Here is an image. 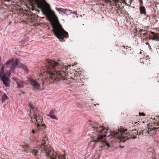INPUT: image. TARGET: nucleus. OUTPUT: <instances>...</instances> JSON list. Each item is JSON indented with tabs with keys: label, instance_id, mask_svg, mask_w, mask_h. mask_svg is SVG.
I'll return each instance as SVG.
<instances>
[{
	"label": "nucleus",
	"instance_id": "nucleus-1",
	"mask_svg": "<svg viewBox=\"0 0 159 159\" xmlns=\"http://www.w3.org/2000/svg\"><path fill=\"white\" fill-rule=\"evenodd\" d=\"M60 61L58 62L50 60L48 64L46 70L48 72V77L51 78L54 81H59L61 80H67L68 78L67 70L70 67H73L74 65H69L67 66L61 64ZM71 69V68H70Z\"/></svg>",
	"mask_w": 159,
	"mask_h": 159
},
{
	"label": "nucleus",
	"instance_id": "nucleus-2",
	"mask_svg": "<svg viewBox=\"0 0 159 159\" xmlns=\"http://www.w3.org/2000/svg\"><path fill=\"white\" fill-rule=\"evenodd\" d=\"M16 66L23 69L26 71H28L26 66L20 63L18 59H16L14 61L13 58L7 61L5 65L1 68L0 71V79L6 87H8L10 85V79L6 75L9 76L12 73H14Z\"/></svg>",
	"mask_w": 159,
	"mask_h": 159
},
{
	"label": "nucleus",
	"instance_id": "nucleus-3",
	"mask_svg": "<svg viewBox=\"0 0 159 159\" xmlns=\"http://www.w3.org/2000/svg\"><path fill=\"white\" fill-rule=\"evenodd\" d=\"M39 150L41 151L42 153H44L47 159H66L65 154L58 156L54 150H51L50 145L46 144V141L44 139H42L41 144L37 148L30 149L29 152L37 156Z\"/></svg>",
	"mask_w": 159,
	"mask_h": 159
},
{
	"label": "nucleus",
	"instance_id": "nucleus-4",
	"mask_svg": "<svg viewBox=\"0 0 159 159\" xmlns=\"http://www.w3.org/2000/svg\"><path fill=\"white\" fill-rule=\"evenodd\" d=\"M90 130L91 134H93L92 138L93 140L91 142H103L104 146H107L106 148L108 149L110 146V144L105 141V137L106 136L107 129L102 126L96 125L90 128Z\"/></svg>",
	"mask_w": 159,
	"mask_h": 159
},
{
	"label": "nucleus",
	"instance_id": "nucleus-5",
	"mask_svg": "<svg viewBox=\"0 0 159 159\" xmlns=\"http://www.w3.org/2000/svg\"><path fill=\"white\" fill-rule=\"evenodd\" d=\"M30 107L31 109L30 116L31 117L30 121L32 123H34L36 124H37L36 130L35 131L33 129L32 133L38 134L39 131H42V130L45 129L46 126L45 124H43L42 117L39 115L37 110L34 109L31 105Z\"/></svg>",
	"mask_w": 159,
	"mask_h": 159
},
{
	"label": "nucleus",
	"instance_id": "nucleus-6",
	"mask_svg": "<svg viewBox=\"0 0 159 159\" xmlns=\"http://www.w3.org/2000/svg\"><path fill=\"white\" fill-rule=\"evenodd\" d=\"M112 134L114 137L119 139L121 142H124L127 140L136 138V136L138 134L136 129L130 130L128 133L126 129L124 130L121 128L117 132H114Z\"/></svg>",
	"mask_w": 159,
	"mask_h": 159
},
{
	"label": "nucleus",
	"instance_id": "nucleus-7",
	"mask_svg": "<svg viewBox=\"0 0 159 159\" xmlns=\"http://www.w3.org/2000/svg\"><path fill=\"white\" fill-rule=\"evenodd\" d=\"M51 24L55 35L60 40L63 41L64 38L68 37V33L62 28L58 21L54 22Z\"/></svg>",
	"mask_w": 159,
	"mask_h": 159
},
{
	"label": "nucleus",
	"instance_id": "nucleus-8",
	"mask_svg": "<svg viewBox=\"0 0 159 159\" xmlns=\"http://www.w3.org/2000/svg\"><path fill=\"white\" fill-rule=\"evenodd\" d=\"M38 8L41 9L43 13L47 16L48 14L49 11L50 10L49 5L44 0V3L41 0H34Z\"/></svg>",
	"mask_w": 159,
	"mask_h": 159
},
{
	"label": "nucleus",
	"instance_id": "nucleus-9",
	"mask_svg": "<svg viewBox=\"0 0 159 159\" xmlns=\"http://www.w3.org/2000/svg\"><path fill=\"white\" fill-rule=\"evenodd\" d=\"M23 18L24 19L23 20L26 22V23L34 22L37 20L34 14L29 11H26V13L23 14L22 19Z\"/></svg>",
	"mask_w": 159,
	"mask_h": 159
},
{
	"label": "nucleus",
	"instance_id": "nucleus-10",
	"mask_svg": "<svg viewBox=\"0 0 159 159\" xmlns=\"http://www.w3.org/2000/svg\"><path fill=\"white\" fill-rule=\"evenodd\" d=\"M156 127H154L152 128H148V131L143 130L142 133L143 134V133H144V132H146L148 134H149L151 136L153 135L156 132V130L159 129V123L155 124L154 126H156Z\"/></svg>",
	"mask_w": 159,
	"mask_h": 159
},
{
	"label": "nucleus",
	"instance_id": "nucleus-11",
	"mask_svg": "<svg viewBox=\"0 0 159 159\" xmlns=\"http://www.w3.org/2000/svg\"><path fill=\"white\" fill-rule=\"evenodd\" d=\"M28 80L30 83V84L32 85L34 88V89L36 90H40V85L37 82L32 79V78H29Z\"/></svg>",
	"mask_w": 159,
	"mask_h": 159
},
{
	"label": "nucleus",
	"instance_id": "nucleus-12",
	"mask_svg": "<svg viewBox=\"0 0 159 159\" xmlns=\"http://www.w3.org/2000/svg\"><path fill=\"white\" fill-rule=\"evenodd\" d=\"M50 61H48V64L46 66V67H44V68H43V70L44 71H42V72H41V73L40 74V76H41L42 75L43 76V78H44V79L46 80V79H51L52 80V78H50L49 77H48V72H47V71L46 70V68L48 66V64L50 63Z\"/></svg>",
	"mask_w": 159,
	"mask_h": 159
},
{
	"label": "nucleus",
	"instance_id": "nucleus-13",
	"mask_svg": "<svg viewBox=\"0 0 159 159\" xmlns=\"http://www.w3.org/2000/svg\"><path fill=\"white\" fill-rule=\"evenodd\" d=\"M121 49L123 52H124L123 53V54H126L127 52L130 53H133V51L132 50L131 47L123 46L121 47Z\"/></svg>",
	"mask_w": 159,
	"mask_h": 159
},
{
	"label": "nucleus",
	"instance_id": "nucleus-14",
	"mask_svg": "<svg viewBox=\"0 0 159 159\" xmlns=\"http://www.w3.org/2000/svg\"><path fill=\"white\" fill-rule=\"evenodd\" d=\"M116 6L117 9L116 10V13H120L122 14L123 13V11H122V9H123V7L122 6L121 8L120 7V3L118 2L116 4Z\"/></svg>",
	"mask_w": 159,
	"mask_h": 159
},
{
	"label": "nucleus",
	"instance_id": "nucleus-15",
	"mask_svg": "<svg viewBox=\"0 0 159 159\" xmlns=\"http://www.w3.org/2000/svg\"><path fill=\"white\" fill-rule=\"evenodd\" d=\"M81 74V72L77 71L74 70V77L70 76V78L72 79L76 80L78 77H79Z\"/></svg>",
	"mask_w": 159,
	"mask_h": 159
},
{
	"label": "nucleus",
	"instance_id": "nucleus-16",
	"mask_svg": "<svg viewBox=\"0 0 159 159\" xmlns=\"http://www.w3.org/2000/svg\"><path fill=\"white\" fill-rule=\"evenodd\" d=\"M149 56H147L146 57H143L140 59L139 61L143 64H144L145 63H148V60L149 59Z\"/></svg>",
	"mask_w": 159,
	"mask_h": 159
},
{
	"label": "nucleus",
	"instance_id": "nucleus-17",
	"mask_svg": "<svg viewBox=\"0 0 159 159\" xmlns=\"http://www.w3.org/2000/svg\"><path fill=\"white\" fill-rule=\"evenodd\" d=\"M140 13L141 14L146 15V11L145 7L143 6H140L139 7Z\"/></svg>",
	"mask_w": 159,
	"mask_h": 159
},
{
	"label": "nucleus",
	"instance_id": "nucleus-18",
	"mask_svg": "<svg viewBox=\"0 0 159 159\" xmlns=\"http://www.w3.org/2000/svg\"><path fill=\"white\" fill-rule=\"evenodd\" d=\"M17 85V87L18 88H22L24 86V83L23 82L18 81L16 82Z\"/></svg>",
	"mask_w": 159,
	"mask_h": 159
},
{
	"label": "nucleus",
	"instance_id": "nucleus-19",
	"mask_svg": "<svg viewBox=\"0 0 159 159\" xmlns=\"http://www.w3.org/2000/svg\"><path fill=\"white\" fill-rule=\"evenodd\" d=\"M23 148L24 151L26 152H29L30 151V149L29 146L28 144H27L25 146H23Z\"/></svg>",
	"mask_w": 159,
	"mask_h": 159
},
{
	"label": "nucleus",
	"instance_id": "nucleus-20",
	"mask_svg": "<svg viewBox=\"0 0 159 159\" xmlns=\"http://www.w3.org/2000/svg\"><path fill=\"white\" fill-rule=\"evenodd\" d=\"M145 67L147 69H149L151 68V64L150 60H148V63H144Z\"/></svg>",
	"mask_w": 159,
	"mask_h": 159
},
{
	"label": "nucleus",
	"instance_id": "nucleus-21",
	"mask_svg": "<svg viewBox=\"0 0 159 159\" xmlns=\"http://www.w3.org/2000/svg\"><path fill=\"white\" fill-rule=\"evenodd\" d=\"M8 98V97L5 93H4L2 97V101H5L7 100Z\"/></svg>",
	"mask_w": 159,
	"mask_h": 159
},
{
	"label": "nucleus",
	"instance_id": "nucleus-22",
	"mask_svg": "<svg viewBox=\"0 0 159 159\" xmlns=\"http://www.w3.org/2000/svg\"><path fill=\"white\" fill-rule=\"evenodd\" d=\"M66 12H70V14H71L72 11L70 10H69L67 9H64V14H66Z\"/></svg>",
	"mask_w": 159,
	"mask_h": 159
},
{
	"label": "nucleus",
	"instance_id": "nucleus-23",
	"mask_svg": "<svg viewBox=\"0 0 159 159\" xmlns=\"http://www.w3.org/2000/svg\"><path fill=\"white\" fill-rule=\"evenodd\" d=\"M47 116H50V117L52 118L55 119L56 120H58L57 117L55 115H47Z\"/></svg>",
	"mask_w": 159,
	"mask_h": 159
},
{
	"label": "nucleus",
	"instance_id": "nucleus-24",
	"mask_svg": "<svg viewBox=\"0 0 159 159\" xmlns=\"http://www.w3.org/2000/svg\"><path fill=\"white\" fill-rule=\"evenodd\" d=\"M57 11H59V12H62L64 13V9L61 8H57Z\"/></svg>",
	"mask_w": 159,
	"mask_h": 159
},
{
	"label": "nucleus",
	"instance_id": "nucleus-25",
	"mask_svg": "<svg viewBox=\"0 0 159 159\" xmlns=\"http://www.w3.org/2000/svg\"><path fill=\"white\" fill-rule=\"evenodd\" d=\"M145 31V30H143L142 29H139V28L136 29V31L139 33H141L143 31Z\"/></svg>",
	"mask_w": 159,
	"mask_h": 159
},
{
	"label": "nucleus",
	"instance_id": "nucleus-26",
	"mask_svg": "<svg viewBox=\"0 0 159 159\" xmlns=\"http://www.w3.org/2000/svg\"><path fill=\"white\" fill-rule=\"evenodd\" d=\"M55 111V110H52L49 112V114H48V115H52L54 113Z\"/></svg>",
	"mask_w": 159,
	"mask_h": 159
},
{
	"label": "nucleus",
	"instance_id": "nucleus-27",
	"mask_svg": "<svg viewBox=\"0 0 159 159\" xmlns=\"http://www.w3.org/2000/svg\"><path fill=\"white\" fill-rule=\"evenodd\" d=\"M139 121L138 122H132V124H134L135 125H136L139 124Z\"/></svg>",
	"mask_w": 159,
	"mask_h": 159
},
{
	"label": "nucleus",
	"instance_id": "nucleus-28",
	"mask_svg": "<svg viewBox=\"0 0 159 159\" xmlns=\"http://www.w3.org/2000/svg\"><path fill=\"white\" fill-rule=\"evenodd\" d=\"M139 1L140 3V6H143V1L142 0H139Z\"/></svg>",
	"mask_w": 159,
	"mask_h": 159
},
{
	"label": "nucleus",
	"instance_id": "nucleus-29",
	"mask_svg": "<svg viewBox=\"0 0 159 159\" xmlns=\"http://www.w3.org/2000/svg\"><path fill=\"white\" fill-rule=\"evenodd\" d=\"M143 36H146V35H148V36H149V34H148V33L146 32H146H145V33H144L143 34Z\"/></svg>",
	"mask_w": 159,
	"mask_h": 159
},
{
	"label": "nucleus",
	"instance_id": "nucleus-30",
	"mask_svg": "<svg viewBox=\"0 0 159 159\" xmlns=\"http://www.w3.org/2000/svg\"><path fill=\"white\" fill-rule=\"evenodd\" d=\"M139 116H145V114L143 113H140V112H139Z\"/></svg>",
	"mask_w": 159,
	"mask_h": 159
},
{
	"label": "nucleus",
	"instance_id": "nucleus-31",
	"mask_svg": "<svg viewBox=\"0 0 159 159\" xmlns=\"http://www.w3.org/2000/svg\"><path fill=\"white\" fill-rule=\"evenodd\" d=\"M151 33H152V34L154 36H155L156 34L155 33H154L153 32H151Z\"/></svg>",
	"mask_w": 159,
	"mask_h": 159
},
{
	"label": "nucleus",
	"instance_id": "nucleus-32",
	"mask_svg": "<svg viewBox=\"0 0 159 159\" xmlns=\"http://www.w3.org/2000/svg\"><path fill=\"white\" fill-rule=\"evenodd\" d=\"M105 1L106 2H111L110 0H105Z\"/></svg>",
	"mask_w": 159,
	"mask_h": 159
},
{
	"label": "nucleus",
	"instance_id": "nucleus-33",
	"mask_svg": "<svg viewBox=\"0 0 159 159\" xmlns=\"http://www.w3.org/2000/svg\"><path fill=\"white\" fill-rule=\"evenodd\" d=\"M76 12H75V11H74V12H73V13H74V14H76Z\"/></svg>",
	"mask_w": 159,
	"mask_h": 159
},
{
	"label": "nucleus",
	"instance_id": "nucleus-34",
	"mask_svg": "<svg viewBox=\"0 0 159 159\" xmlns=\"http://www.w3.org/2000/svg\"><path fill=\"white\" fill-rule=\"evenodd\" d=\"M157 118L158 119V120H159V116H158L157 117Z\"/></svg>",
	"mask_w": 159,
	"mask_h": 159
},
{
	"label": "nucleus",
	"instance_id": "nucleus-35",
	"mask_svg": "<svg viewBox=\"0 0 159 159\" xmlns=\"http://www.w3.org/2000/svg\"><path fill=\"white\" fill-rule=\"evenodd\" d=\"M96 105H98V104H97L96 105L94 104V105H95V106H96Z\"/></svg>",
	"mask_w": 159,
	"mask_h": 159
},
{
	"label": "nucleus",
	"instance_id": "nucleus-36",
	"mask_svg": "<svg viewBox=\"0 0 159 159\" xmlns=\"http://www.w3.org/2000/svg\"><path fill=\"white\" fill-rule=\"evenodd\" d=\"M120 5H122V4L121 3V2H120Z\"/></svg>",
	"mask_w": 159,
	"mask_h": 159
},
{
	"label": "nucleus",
	"instance_id": "nucleus-37",
	"mask_svg": "<svg viewBox=\"0 0 159 159\" xmlns=\"http://www.w3.org/2000/svg\"><path fill=\"white\" fill-rule=\"evenodd\" d=\"M153 159H156V158L154 157Z\"/></svg>",
	"mask_w": 159,
	"mask_h": 159
},
{
	"label": "nucleus",
	"instance_id": "nucleus-38",
	"mask_svg": "<svg viewBox=\"0 0 159 159\" xmlns=\"http://www.w3.org/2000/svg\"><path fill=\"white\" fill-rule=\"evenodd\" d=\"M141 53H142L141 52H140V54H141Z\"/></svg>",
	"mask_w": 159,
	"mask_h": 159
},
{
	"label": "nucleus",
	"instance_id": "nucleus-39",
	"mask_svg": "<svg viewBox=\"0 0 159 159\" xmlns=\"http://www.w3.org/2000/svg\"><path fill=\"white\" fill-rule=\"evenodd\" d=\"M141 35L142 36L143 35V34H141Z\"/></svg>",
	"mask_w": 159,
	"mask_h": 159
},
{
	"label": "nucleus",
	"instance_id": "nucleus-40",
	"mask_svg": "<svg viewBox=\"0 0 159 159\" xmlns=\"http://www.w3.org/2000/svg\"><path fill=\"white\" fill-rule=\"evenodd\" d=\"M155 119H156V118H155L154 119L155 120Z\"/></svg>",
	"mask_w": 159,
	"mask_h": 159
},
{
	"label": "nucleus",
	"instance_id": "nucleus-41",
	"mask_svg": "<svg viewBox=\"0 0 159 159\" xmlns=\"http://www.w3.org/2000/svg\"><path fill=\"white\" fill-rule=\"evenodd\" d=\"M66 83H67V84H69V83H68V82H67Z\"/></svg>",
	"mask_w": 159,
	"mask_h": 159
},
{
	"label": "nucleus",
	"instance_id": "nucleus-42",
	"mask_svg": "<svg viewBox=\"0 0 159 159\" xmlns=\"http://www.w3.org/2000/svg\"><path fill=\"white\" fill-rule=\"evenodd\" d=\"M43 82H43V84H43Z\"/></svg>",
	"mask_w": 159,
	"mask_h": 159
}]
</instances>
